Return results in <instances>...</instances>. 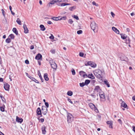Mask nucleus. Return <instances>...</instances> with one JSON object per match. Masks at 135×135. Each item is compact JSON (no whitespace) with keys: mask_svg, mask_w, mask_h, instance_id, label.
<instances>
[{"mask_svg":"<svg viewBox=\"0 0 135 135\" xmlns=\"http://www.w3.org/2000/svg\"><path fill=\"white\" fill-rule=\"evenodd\" d=\"M94 74L98 79L102 80L103 78L102 72L100 69H96L95 71Z\"/></svg>","mask_w":135,"mask_h":135,"instance_id":"nucleus-1","label":"nucleus"},{"mask_svg":"<svg viewBox=\"0 0 135 135\" xmlns=\"http://www.w3.org/2000/svg\"><path fill=\"white\" fill-rule=\"evenodd\" d=\"M90 26L91 29L93 30L94 32H95V30H96V32L97 31L98 28V27L95 22H91L90 24Z\"/></svg>","mask_w":135,"mask_h":135,"instance_id":"nucleus-2","label":"nucleus"},{"mask_svg":"<svg viewBox=\"0 0 135 135\" xmlns=\"http://www.w3.org/2000/svg\"><path fill=\"white\" fill-rule=\"evenodd\" d=\"M67 122L68 123H71L74 120V117L70 113L67 112Z\"/></svg>","mask_w":135,"mask_h":135,"instance_id":"nucleus-3","label":"nucleus"},{"mask_svg":"<svg viewBox=\"0 0 135 135\" xmlns=\"http://www.w3.org/2000/svg\"><path fill=\"white\" fill-rule=\"evenodd\" d=\"M120 35H121V37L122 39L128 40V41H126V43L130 44L131 40L129 37H127V36L125 34L121 33L120 34Z\"/></svg>","mask_w":135,"mask_h":135,"instance_id":"nucleus-4","label":"nucleus"},{"mask_svg":"<svg viewBox=\"0 0 135 135\" xmlns=\"http://www.w3.org/2000/svg\"><path fill=\"white\" fill-rule=\"evenodd\" d=\"M85 65L86 66L90 65L91 67L94 68H95L97 66L96 64L91 61H88L86 63H85Z\"/></svg>","mask_w":135,"mask_h":135,"instance_id":"nucleus-5","label":"nucleus"},{"mask_svg":"<svg viewBox=\"0 0 135 135\" xmlns=\"http://www.w3.org/2000/svg\"><path fill=\"white\" fill-rule=\"evenodd\" d=\"M99 95L100 97L101 101L104 102L105 100L104 93L103 92L100 93L99 94Z\"/></svg>","mask_w":135,"mask_h":135,"instance_id":"nucleus-6","label":"nucleus"},{"mask_svg":"<svg viewBox=\"0 0 135 135\" xmlns=\"http://www.w3.org/2000/svg\"><path fill=\"white\" fill-rule=\"evenodd\" d=\"M41 110L42 111V113L44 115H46L48 111L47 109L44 106H42Z\"/></svg>","mask_w":135,"mask_h":135,"instance_id":"nucleus-7","label":"nucleus"},{"mask_svg":"<svg viewBox=\"0 0 135 135\" xmlns=\"http://www.w3.org/2000/svg\"><path fill=\"white\" fill-rule=\"evenodd\" d=\"M4 88L5 90H6L8 91L9 89L10 86L7 83H6L4 84Z\"/></svg>","mask_w":135,"mask_h":135,"instance_id":"nucleus-8","label":"nucleus"},{"mask_svg":"<svg viewBox=\"0 0 135 135\" xmlns=\"http://www.w3.org/2000/svg\"><path fill=\"white\" fill-rule=\"evenodd\" d=\"M51 67L54 69V71H55L56 70L57 66L55 62L51 64Z\"/></svg>","mask_w":135,"mask_h":135,"instance_id":"nucleus-9","label":"nucleus"},{"mask_svg":"<svg viewBox=\"0 0 135 135\" xmlns=\"http://www.w3.org/2000/svg\"><path fill=\"white\" fill-rule=\"evenodd\" d=\"M46 127L45 125H43L41 127V129L42 133L43 134H45L46 133Z\"/></svg>","mask_w":135,"mask_h":135,"instance_id":"nucleus-10","label":"nucleus"},{"mask_svg":"<svg viewBox=\"0 0 135 135\" xmlns=\"http://www.w3.org/2000/svg\"><path fill=\"white\" fill-rule=\"evenodd\" d=\"M16 121L18 123H21L23 122V120L21 118H20L17 116L16 117Z\"/></svg>","mask_w":135,"mask_h":135,"instance_id":"nucleus-11","label":"nucleus"},{"mask_svg":"<svg viewBox=\"0 0 135 135\" xmlns=\"http://www.w3.org/2000/svg\"><path fill=\"white\" fill-rule=\"evenodd\" d=\"M79 74L81 76H83L84 78H85V76H87L86 73L82 71H80Z\"/></svg>","mask_w":135,"mask_h":135,"instance_id":"nucleus-12","label":"nucleus"},{"mask_svg":"<svg viewBox=\"0 0 135 135\" xmlns=\"http://www.w3.org/2000/svg\"><path fill=\"white\" fill-rule=\"evenodd\" d=\"M23 28L24 30V32L26 33H27L28 32V30L25 24H23Z\"/></svg>","mask_w":135,"mask_h":135,"instance_id":"nucleus-13","label":"nucleus"},{"mask_svg":"<svg viewBox=\"0 0 135 135\" xmlns=\"http://www.w3.org/2000/svg\"><path fill=\"white\" fill-rule=\"evenodd\" d=\"M42 56L40 54L38 53L37 55L35 57V59H36L39 60L40 59L42 58Z\"/></svg>","mask_w":135,"mask_h":135,"instance_id":"nucleus-14","label":"nucleus"},{"mask_svg":"<svg viewBox=\"0 0 135 135\" xmlns=\"http://www.w3.org/2000/svg\"><path fill=\"white\" fill-rule=\"evenodd\" d=\"M94 90L96 91L97 92H99L100 93V91H101V90L99 86H97L95 87Z\"/></svg>","mask_w":135,"mask_h":135,"instance_id":"nucleus-15","label":"nucleus"},{"mask_svg":"<svg viewBox=\"0 0 135 135\" xmlns=\"http://www.w3.org/2000/svg\"><path fill=\"white\" fill-rule=\"evenodd\" d=\"M28 76V77L30 79H31L33 81H35L36 83H39V82L36 79H35V78L31 77V76Z\"/></svg>","mask_w":135,"mask_h":135,"instance_id":"nucleus-16","label":"nucleus"},{"mask_svg":"<svg viewBox=\"0 0 135 135\" xmlns=\"http://www.w3.org/2000/svg\"><path fill=\"white\" fill-rule=\"evenodd\" d=\"M120 59L121 61H126L127 60V58L124 55L120 57Z\"/></svg>","mask_w":135,"mask_h":135,"instance_id":"nucleus-17","label":"nucleus"},{"mask_svg":"<svg viewBox=\"0 0 135 135\" xmlns=\"http://www.w3.org/2000/svg\"><path fill=\"white\" fill-rule=\"evenodd\" d=\"M112 29L117 34H119V31L116 28L113 27H112Z\"/></svg>","mask_w":135,"mask_h":135,"instance_id":"nucleus-18","label":"nucleus"},{"mask_svg":"<svg viewBox=\"0 0 135 135\" xmlns=\"http://www.w3.org/2000/svg\"><path fill=\"white\" fill-rule=\"evenodd\" d=\"M36 113L38 115H41V112L40 108H38L36 110Z\"/></svg>","mask_w":135,"mask_h":135,"instance_id":"nucleus-19","label":"nucleus"},{"mask_svg":"<svg viewBox=\"0 0 135 135\" xmlns=\"http://www.w3.org/2000/svg\"><path fill=\"white\" fill-rule=\"evenodd\" d=\"M87 76L89 78L91 79H94L95 78L94 76L92 73L89 74Z\"/></svg>","mask_w":135,"mask_h":135,"instance_id":"nucleus-20","label":"nucleus"},{"mask_svg":"<svg viewBox=\"0 0 135 135\" xmlns=\"http://www.w3.org/2000/svg\"><path fill=\"white\" fill-rule=\"evenodd\" d=\"M44 78L45 80L46 81H48L49 80V78L48 77L47 74L45 73L44 75Z\"/></svg>","mask_w":135,"mask_h":135,"instance_id":"nucleus-21","label":"nucleus"},{"mask_svg":"<svg viewBox=\"0 0 135 135\" xmlns=\"http://www.w3.org/2000/svg\"><path fill=\"white\" fill-rule=\"evenodd\" d=\"M89 106L92 109H94V108L95 107V105L92 103H90L89 104Z\"/></svg>","mask_w":135,"mask_h":135,"instance_id":"nucleus-22","label":"nucleus"},{"mask_svg":"<svg viewBox=\"0 0 135 135\" xmlns=\"http://www.w3.org/2000/svg\"><path fill=\"white\" fill-rule=\"evenodd\" d=\"M12 31L16 35L18 34V31L16 28H13L12 29Z\"/></svg>","mask_w":135,"mask_h":135,"instance_id":"nucleus-23","label":"nucleus"},{"mask_svg":"<svg viewBox=\"0 0 135 135\" xmlns=\"http://www.w3.org/2000/svg\"><path fill=\"white\" fill-rule=\"evenodd\" d=\"M5 106L4 104H3V106L0 107V109L1 111L4 112V111Z\"/></svg>","mask_w":135,"mask_h":135,"instance_id":"nucleus-24","label":"nucleus"},{"mask_svg":"<svg viewBox=\"0 0 135 135\" xmlns=\"http://www.w3.org/2000/svg\"><path fill=\"white\" fill-rule=\"evenodd\" d=\"M121 106L124 108H126L127 106L126 104L124 102H123L121 103Z\"/></svg>","mask_w":135,"mask_h":135,"instance_id":"nucleus-25","label":"nucleus"},{"mask_svg":"<svg viewBox=\"0 0 135 135\" xmlns=\"http://www.w3.org/2000/svg\"><path fill=\"white\" fill-rule=\"evenodd\" d=\"M107 124H109V127L112 128V123L111 121H107Z\"/></svg>","mask_w":135,"mask_h":135,"instance_id":"nucleus-26","label":"nucleus"},{"mask_svg":"<svg viewBox=\"0 0 135 135\" xmlns=\"http://www.w3.org/2000/svg\"><path fill=\"white\" fill-rule=\"evenodd\" d=\"M40 28L41 30L42 31H44L45 30V27L44 26L42 25H40Z\"/></svg>","mask_w":135,"mask_h":135,"instance_id":"nucleus-27","label":"nucleus"},{"mask_svg":"<svg viewBox=\"0 0 135 135\" xmlns=\"http://www.w3.org/2000/svg\"><path fill=\"white\" fill-rule=\"evenodd\" d=\"M11 41V39L9 37H8L6 40V42L8 44L10 43Z\"/></svg>","mask_w":135,"mask_h":135,"instance_id":"nucleus-28","label":"nucleus"},{"mask_svg":"<svg viewBox=\"0 0 135 135\" xmlns=\"http://www.w3.org/2000/svg\"><path fill=\"white\" fill-rule=\"evenodd\" d=\"M60 17H53L51 18V19H52L54 20L57 21H58L59 20H59L60 18H59Z\"/></svg>","mask_w":135,"mask_h":135,"instance_id":"nucleus-29","label":"nucleus"},{"mask_svg":"<svg viewBox=\"0 0 135 135\" xmlns=\"http://www.w3.org/2000/svg\"><path fill=\"white\" fill-rule=\"evenodd\" d=\"M67 95L69 96H71L73 95V93L71 91H69L67 93Z\"/></svg>","mask_w":135,"mask_h":135,"instance_id":"nucleus-30","label":"nucleus"},{"mask_svg":"<svg viewBox=\"0 0 135 135\" xmlns=\"http://www.w3.org/2000/svg\"><path fill=\"white\" fill-rule=\"evenodd\" d=\"M90 81L89 80H85L84 83L85 85H87L90 83Z\"/></svg>","mask_w":135,"mask_h":135,"instance_id":"nucleus-31","label":"nucleus"},{"mask_svg":"<svg viewBox=\"0 0 135 135\" xmlns=\"http://www.w3.org/2000/svg\"><path fill=\"white\" fill-rule=\"evenodd\" d=\"M38 75L40 79H41L42 82H43L44 81V79H42L41 76V74L40 72H39V73H38Z\"/></svg>","mask_w":135,"mask_h":135,"instance_id":"nucleus-32","label":"nucleus"},{"mask_svg":"<svg viewBox=\"0 0 135 135\" xmlns=\"http://www.w3.org/2000/svg\"><path fill=\"white\" fill-rule=\"evenodd\" d=\"M49 62L50 65L55 62L54 61V60L51 58H50L49 59Z\"/></svg>","mask_w":135,"mask_h":135,"instance_id":"nucleus-33","label":"nucleus"},{"mask_svg":"<svg viewBox=\"0 0 135 135\" xmlns=\"http://www.w3.org/2000/svg\"><path fill=\"white\" fill-rule=\"evenodd\" d=\"M8 37H9L10 39H13L14 38L15 36L13 34H11L9 35Z\"/></svg>","mask_w":135,"mask_h":135,"instance_id":"nucleus-34","label":"nucleus"},{"mask_svg":"<svg viewBox=\"0 0 135 135\" xmlns=\"http://www.w3.org/2000/svg\"><path fill=\"white\" fill-rule=\"evenodd\" d=\"M104 82L105 84L107 85L108 87H110V85L109 84V83L108 82L107 80L104 81Z\"/></svg>","mask_w":135,"mask_h":135,"instance_id":"nucleus-35","label":"nucleus"},{"mask_svg":"<svg viewBox=\"0 0 135 135\" xmlns=\"http://www.w3.org/2000/svg\"><path fill=\"white\" fill-rule=\"evenodd\" d=\"M76 8L75 6H73V7H70L69 8V9L71 11H72L73 10L75 9Z\"/></svg>","mask_w":135,"mask_h":135,"instance_id":"nucleus-36","label":"nucleus"},{"mask_svg":"<svg viewBox=\"0 0 135 135\" xmlns=\"http://www.w3.org/2000/svg\"><path fill=\"white\" fill-rule=\"evenodd\" d=\"M16 22L19 25H21V21L19 18H18L17 19Z\"/></svg>","mask_w":135,"mask_h":135,"instance_id":"nucleus-37","label":"nucleus"},{"mask_svg":"<svg viewBox=\"0 0 135 135\" xmlns=\"http://www.w3.org/2000/svg\"><path fill=\"white\" fill-rule=\"evenodd\" d=\"M66 19V16H64L63 17H61L59 19L60 20H65Z\"/></svg>","mask_w":135,"mask_h":135,"instance_id":"nucleus-38","label":"nucleus"},{"mask_svg":"<svg viewBox=\"0 0 135 135\" xmlns=\"http://www.w3.org/2000/svg\"><path fill=\"white\" fill-rule=\"evenodd\" d=\"M80 85L81 87H83L85 85L84 83L83 82L82 83H80L79 84Z\"/></svg>","mask_w":135,"mask_h":135,"instance_id":"nucleus-39","label":"nucleus"},{"mask_svg":"<svg viewBox=\"0 0 135 135\" xmlns=\"http://www.w3.org/2000/svg\"><path fill=\"white\" fill-rule=\"evenodd\" d=\"M2 101L4 103H6V100L4 97H2L1 98Z\"/></svg>","mask_w":135,"mask_h":135,"instance_id":"nucleus-40","label":"nucleus"},{"mask_svg":"<svg viewBox=\"0 0 135 135\" xmlns=\"http://www.w3.org/2000/svg\"><path fill=\"white\" fill-rule=\"evenodd\" d=\"M83 33V31L81 30H79V31H77V33L78 34H82Z\"/></svg>","mask_w":135,"mask_h":135,"instance_id":"nucleus-41","label":"nucleus"},{"mask_svg":"<svg viewBox=\"0 0 135 135\" xmlns=\"http://www.w3.org/2000/svg\"><path fill=\"white\" fill-rule=\"evenodd\" d=\"M71 72L72 74L73 75H74L75 74V70L74 69H72Z\"/></svg>","mask_w":135,"mask_h":135,"instance_id":"nucleus-42","label":"nucleus"},{"mask_svg":"<svg viewBox=\"0 0 135 135\" xmlns=\"http://www.w3.org/2000/svg\"><path fill=\"white\" fill-rule=\"evenodd\" d=\"M72 17L76 19L77 20H78L79 19L78 17L77 16L74 15V16H72Z\"/></svg>","mask_w":135,"mask_h":135,"instance_id":"nucleus-43","label":"nucleus"},{"mask_svg":"<svg viewBox=\"0 0 135 135\" xmlns=\"http://www.w3.org/2000/svg\"><path fill=\"white\" fill-rule=\"evenodd\" d=\"M68 22L69 23L72 24L73 22V21L72 19H70L68 21Z\"/></svg>","mask_w":135,"mask_h":135,"instance_id":"nucleus-44","label":"nucleus"},{"mask_svg":"<svg viewBox=\"0 0 135 135\" xmlns=\"http://www.w3.org/2000/svg\"><path fill=\"white\" fill-rule=\"evenodd\" d=\"M96 81L95 80H92L91 81V84L93 85H94V84L95 83Z\"/></svg>","mask_w":135,"mask_h":135,"instance_id":"nucleus-45","label":"nucleus"},{"mask_svg":"<svg viewBox=\"0 0 135 135\" xmlns=\"http://www.w3.org/2000/svg\"><path fill=\"white\" fill-rule=\"evenodd\" d=\"M79 56L82 57H83L84 55V54L83 53L80 52L79 54Z\"/></svg>","mask_w":135,"mask_h":135,"instance_id":"nucleus-46","label":"nucleus"},{"mask_svg":"<svg viewBox=\"0 0 135 135\" xmlns=\"http://www.w3.org/2000/svg\"><path fill=\"white\" fill-rule=\"evenodd\" d=\"M94 109L95 111L96 112L98 113V110L96 107H95V108H94Z\"/></svg>","mask_w":135,"mask_h":135,"instance_id":"nucleus-47","label":"nucleus"},{"mask_svg":"<svg viewBox=\"0 0 135 135\" xmlns=\"http://www.w3.org/2000/svg\"><path fill=\"white\" fill-rule=\"evenodd\" d=\"M45 105L46 106L47 108H48L49 107V104L47 102H45Z\"/></svg>","mask_w":135,"mask_h":135,"instance_id":"nucleus-48","label":"nucleus"},{"mask_svg":"<svg viewBox=\"0 0 135 135\" xmlns=\"http://www.w3.org/2000/svg\"><path fill=\"white\" fill-rule=\"evenodd\" d=\"M1 11L2 13V14L3 15V16L5 17V12L4 10L3 9H2Z\"/></svg>","mask_w":135,"mask_h":135,"instance_id":"nucleus-49","label":"nucleus"},{"mask_svg":"<svg viewBox=\"0 0 135 135\" xmlns=\"http://www.w3.org/2000/svg\"><path fill=\"white\" fill-rule=\"evenodd\" d=\"M54 1V0H52L50 2V4H51V5H53L54 4L55 2Z\"/></svg>","mask_w":135,"mask_h":135,"instance_id":"nucleus-50","label":"nucleus"},{"mask_svg":"<svg viewBox=\"0 0 135 135\" xmlns=\"http://www.w3.org/2000/svg\"><path fill=\"white\" fill-rule=\"evenodd\" d=\"M49 38L52 40H53L54 38V37L51 34V36H50Z\"/></svg>","mask_w":135,"mask_h":135,"instance_id":"nucleus-51","label":"nucleus"},{"mask_svg":"<svg viewBox=\"0 0 135 135\" xmlns=\"http://www.w3.org/2000/svg\"><path fill=\"white\" fill-rule=\"evenodd\" d=\"M55 50H54V49H52L50 50V52H51L53 54L55 53Z\"/></svg>","mask_w":135,"mask_h":135,"instance_id":"nucleus-52","label":"nucleus"},{"mask_svg":"<svg viewBox=\"0 0 135 135\" xmlns=\"http://www.w3.org/2000/svg\"><path fill=\"white\" fill-rule=\"evenodd\" d=\"M68 100L71 104H73L72 102L71 101V100L69 98H68Z\"/></svg>","mask_w":135,"mask_h":135,"instance_id":"nucleus-53","label":"nucleus"},{"mask_svg":"<svg viewBox=\"0 0 135 135\" xmlns=\"http://www.w3.org/2000/svg\"><path fill=\"white\" fill-rule=\"evenodd\" d=\"M25 62L26 64H29V61L28 60H26L25 61Z\"/></svg>","mask_w":135,"mask_h":135,"instance_id":"nucleus-54","label":"nucleus"},{"mask_svg":"<svg viewBox=\"0 0 135 135\" xmlns=\"http://www.w3.org/2000/svg\"><path fill=\"white\" fill-rule=\"evenodd\" d=\"M111 14L112 17H114L115 16V14L113 12H111Z\"/></svg>","mask_w":135,"mask_h":135,"instance_id":"nucleus-55","label":"nucleus"},{"mask_svg":"<svg viewBox=\"0 0 135 135\" xmlns=\"http://www.w3.org/2000/svg\"><path fill=\"white\" fill-rule=\"evenodd\" d=\"M51 4H50V2L49 3H48L47 5V6L48 7H50L51 6Z\"/></svg>","mask_w":135,"mask_h":135,"instance_id":"nucleus-56","label":"nucleus"},{"mask_svg":"<svg viewBox=\"0 0 135 135\" xmlns=\"http://www.w3.org/2000/svg\"><path fill=\"white\" fill-rule=\"evenodd\" d=\"M90 95L92 97H93V98H95L96 96L93 94H91Z\"/></svg>","mask_w":135,"mask_h":135,"instance_id":"nucleus-57","label":"nucleus"},{"mask_svg":"<svg viewBox=\"0 0 135 135\" xmlns=\"http://www.w3.org/2000/svg\"><path fill=\"white\" fill-rule=\"evenodd\" d=\"M118 122L119 123L121 124L122 123V121L120 119H118Z\"/></svg>","mask_w":135,"mask_h":135,"instance_id":"nucleus-58","label":"nucleus"},{"mask_svg":"<svg viewBox=\"0 0 135 135\" xmlns=\"http://www.w3.org/2000/svg\"><path fill=\"white\" fill-rule=\"evenodd\" d=\"M66 6V3H61V6Z\"/></svg>","mask_w":135,"mask_h":135,"instance_id":"nucleus-59","label":"nucleus"},{"mask_svg":"<svg viewBox=\"0 0 135 135\" xmlns=\"http://www.w3.org/2000/svg\"><path fill=\"white\" fill-rule=\"evenodd\" d=\"M34 48V46L33 45H31V46L30 47V48L31 49V50H32V49H33Z\"/></svg>","mask_w":135,"mask_h":135,"instance_id":"nucleus-60","label":"nucleus"},{"mask_svg":"<svg viewBox=\"0 0 135 135\" xmlns=\"http://www.w3.org/2000/svg\"><path fill=\"white\" fill-rule=\"evenodd\" d=\"M40 121L42 123H43L44 121V119L43 118H41L40 119Z\"/></svg>","mask_w":135,"mask_h":135,"instance_id":"nucleus-61","label":"nucleus"},{"mask_svg":"<svg viewBox=\"0 0 135 135\" xmlns=\"http://www.w3.org/2000/svg\"><path fill=\"white\" fill-rule=\"evenodd\" d=\"M92 4L93 5H95L96 6H97L96 3L95 1H93L92 2Z\"/></svg>","mask_w":135,"mask_h":135,"instance_id":"nucleus-62","label":"nucleus"},{"mask_svg":"<svg viewBox=\"0 0 135 135\" xmlns=\"http://www.w3.org/2000/svg\"><path fill=\"white\" fill-rule=\"evenodd\" d=\"M47 23L48 24L50 25L52 24V22L51 21H48L47 22Z\"/></svg>","mask_w":135,"mask_h":135,"instance_id":"nucleus-63","label":"nucleus"},{"mask_svg":"<svg viewBox=\"0 0 135 135\" xmlns=\"http://www.w3.org/2000/svg\"><path fill=\"white\" fill-rule=\"evenodd\" d=\"M132 128H133V130L135 132V126H132Z\"/></svg>","mask_w":135,"mask_h":135,"instance_id":"nucleus-64","label":"nucleus"}]
</instances>
